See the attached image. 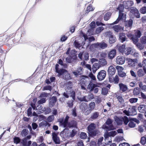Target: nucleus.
<instances>
[{
    "label": "nucleus",
    "mask_w": 146,
    "mask_h": 146,
    "mask_svg": "<svg viewBox=\"0 0 146 146\" xmlns=\"http://www.w3.org/2000/svg\"><path fill=\"white\" fill-rule=\"evenodd\" d=\"M117 132L115 131H110L108 133H106L104 135L105 141L106 144L108 145L110 144L111 142V140L110 139L109 140V137H113L117 134Z\"/></svg>",
    "instance_id": "1"
},
{
    "label": "nucleus",
    "mask_w": 146,
    "mask_h": 146,
    "mask_svg": "<svg viewBox=\"0 0 146 146\" xmlns=\"http://www.w3.org/2000/svg\"><path fill=\"white\" fill-rule=\"evenodd\" d=\"M69 117L68 116H66L64 121L63 122L60 121V120L59 121L61 123V125L64 128H67L68 127H71L73 126L72 122L68 123V120L69 118Z\"/></svg>",
    "instance_id": "2"
},
{
    "label": "nucleus",
    "mask_w": 146,
    "mask_h": 146,
    "mask_svg": "<svg viewBox=\"0 0 146 146\" xmlns=\"http://www.w3.org/2000/svg\"><path fill=\"white\" fill-rule=\"evenodd\" d=\"M95 125L93 123L91 124L88 126V129L90 136L94 137L96 135L97 131L95 130Z\"/></svg>",
    "instance_id": "3"
},
{
    "label": "nucleus",
    "mask_w": 146,
    "mask_h": 146,
    "mask_svg": "<svg viewBox=\"0 0 146 146\" xmlns=\"http://www.w3.org/2000/svg\"><path fill=\"white\" fill-rule=\"evenodd\" d=\"M135 37L132 38V41L134 44H136L138 42V38H140L141 36V33L138 30H135Z\"/></svg>",
    "instance_id": "4"
},
{
    "label": "nucleus",
    "mask_w": 146,
    "mask_h": 146,
    "mask_svg": "<svg viewBox=\"0 0 146 146\" xmlns=\"http://www.w3.org/2000/svg\"><path fill=\"white\" fill-rule=\"evenodd\" d=\"M105 34L107 37H109V41L110 43L112 44L115 42L116 40L115 38L113 36L111 32H107Z\"/></svg>",
    "instance_id": "5"
},
{
    "label": "nucleus",
    "mask_w": 146,
    "mask_h": 146,
    "mask_svg": "<svg viewBox=\"0 0 146 146\" xmlns=\"http://www.w3.org/2000/svg\"><path fill=\"white\" fill-rule=\"evenodd\" d=\"M94 98L93 95L90 94L88 96H85L82 97L78 98V99L80 101H84L88 102L91 99Z\"/></svg>",
    "instance_id": "6"
},
{
    "label": "nucleus",
    "mask_w": 146,
    "mask_h": 146,
    "mask_svg": "<svg viewBox=\"0 0 146 146\" xmlns=\"http://www.w3.org/2000/svg\"><path fill=\"white\" fill-rule=\"evenodd\" d=\"M106 72L104 70H101L98 72L97 77L99 80H103L106 77Z\"/></svg>",
    "instance_id": "7"
},
{
    "label": "nucleus",
    "mask_w": 146,
    "mask_h": 146,
    "mask_svg": "<svg viewBox=\"0 0 146 146\" xmlns=\"http://www.w3.org/2000/svg\"><path fill=\"white\" fill-rule=\"evenodd\" d=\"M126 18L125 14L123 13L122 12H120L118 18L116 21L113 23V24L117 23L119 20H121L123 21H124L125 20Z\"/></svg>",
    "instance_id": "8"
},
{
    "label": "nucleus",
    "mask_w": 146,
    "mask_h": 146,
    "mask_svg": "<svg viewBox=\"0 0 146 146\" xmlns=\"http://www.w3.org/2000/svg\"><path fill=\"white\" fill-rule=\"evenodd\" d=\"M62 74H59V76L63 75V78L64 79L67 80H70L71 79V77L68 72L65 69L63 70V71L61 72Z\"/></svg>",
    "instance_id": "9"
},
{
    "label": "nucleus",
    "mask_w": 146,
    "mask_h": 146,
    "mask_svg": "<svg viewBox=\"0 0 146 146\" xmlns=\"http://www.w3.org/2000/svg\"><path fill=\"white\" fill-rule=\"evenodd\" d=\"M71 56L70 57H67L66 59V61L69 63H70L73 61V60L75 59L76 57L75 56V51L72 50L71 51Z\"/></svg>",
    "instance_id": "10"
},
{
    "label": "nucleus",
    "mask_w": 146,
    "mask_h": 146,
    "mask_svg": "<svg viewBox=\"0 0 146 146\" xmlns=\"http://www.w3.org/2000/svg\"><path fill=\"white\" fill-rule=\"evenodd\" d=\"M78 57L82 60H87L88 59L89 55L87 52L80 53L78 54Z\"/></svg>",
    "instance_id": "11"
},
{
    "label": "nucleus",
    "mask_w": 146,
    "mask_h": 146,
    "mask_svg": "<svg viewBox=\"0 0 146 146\" xmlns=\"http://www.w3.org/2000/svg\"><path fill=\"white\" fill-rule=\"evenodd\" d=\"M96 46L98 48H100L102 49H104L107 47V44L104 42L95 44L92 46Z\"/></svg>",
    "instance_id": "12"
},
{
    "label": "nucleus",
    "mask_w": 146,
    "mask_h": 146,
    "mask_svg": "<svg viewBox=\"0 0 146 146\" xmlns=\"http://www.w3.org/2000/svg\"><path fill=\"white\" fill-rule=\"evenodd\" d=\"M67 130L68 129L66 128L65 129H64L63 131L61 132L60 134H64L65 133V135L66 136L69 137V136H70L71 137H74V135L76 134V131L75 130L73 129L72 130L71 133H70L69 135H68V133H66V132Z\"/></svg>",
    "instance_id": "13"
},
{
    "label": "nucleus",
    "mask_w": 146,
    "mask_h": 146,
    "mask_svg": "<svg viewBox=\"0 0 146 146\" xmlns=\"http://www.w3.org/2000/svg\"><path fill=\"white\" fill-rule=\"evenodd\" d=\"M116 61L117 64H122L125 62V59L123 57L118 56L116 58Z\"/></svg>",
    "instance_id": "14"
},
{
    "label": "nucleus",
    "mask_w": 146,
    "mask_h": 146,
    "mask_svg": "<svg viewBox=\"0 0 146 146\" xmlns=\"http://www.w3.org/2000/svg\"><path fill=\"white\" fill-rule=\"evenodd\" d=\"M130 12L134 14L135 17L137 18L140 17V15L138 10L135 7H132L130 9Z\"/></svg>",
    "instance_id": "15"
},
{
    "label": "nucleus",
    "mask_w": 146,
    "mask_h": 146,
    "mask_svg": "<svg viewBox=\"0 0 146 146\" xmlns=\"http://www.w3.org/2000/svg\"><path fill=\"white\" fill-rule=\"evenodd\" d=\"M52 138L54 142L56 144H59L60 140L57 134L55 132L52 133Z\"/></svg>",
    "instance_id": "16"
},
{
    "label": "nucleus",
    "mask_w": 146,
    "mask_h": 146,
    "mask_svg": "<svg viewBox=\"0 0 146 146\" xmlns=\"http://www.w3.org/2000/svg\"><path fill=\"white\" fill-rule=\"evenodd\" d=\"M116 72L115 68L113 66H110L108 70V74L112 76L115 74Z\"/></svg>",
    "instance_id": "17"
},
{
    "label": "nucleus",
    "mask_w": 146,
    "mask_h": 146,
    "mask_svg": "<svg viewBox=\"0 0 146 146\" xmlns=\"http://www.w3.org/2000/svg\"><path fill=\"white\" fill-rule=\"evenodd\" d=\"M133 4V2L132 1H124L123 2V5H124L126 9H128L130 7L132 6Z\"/></svg>",
    "instance_id": "18"
},
{
    "label": "nucleus",
    "mask_w": 146,
    "mask_h": 146,
    "mask_svg": "<svg viewBox=\"0 0 146 146\" xmlns=\"http://www.w3.org/2000/svg\"><path fill=\"white\" fill-rule=\"evenodd\" d=\"M116 51L115 50L113 49L111 50L108 54V58L109 59H112L114 58L116 54Z\"/></svg>",
    "instance_id": "19"
},
{
    "label": "nucleus",
    "mask_w": 146,
    "mask_h": 146,
    "mask_svg": "<svg viewBox=\"0 0 146 146\" xmlns=\"http://www.w3.org/2000/svg\"><path fill=\"white\" fill-rule=\"evenodd\" d=\"M80 36H83L85 40H86L88 39L89 41L90 42L94 40L95 39L94 38L93 36H91L88 38L87 36L86 35L84 34L82 31H80Z\"/></svg>",
    "instance_id": "20"
},
{
    "label": "nucleus",
    "mask_w": 146,
    "mask_h": 146,
    "mask_svg": "<svg viewBox=\"0 0 146 146\" xmlns=\"http://www.w3.org/2000/svg\"><path fill=\"white\" fill-rule=\"evenodd\" d=\"M133 20L131 19L126 21L125 22V27L127 28H128L129 29L131 28L133 23Z\"/></svg>",
    "instance_id": "21"
},
{
    "label": "nucleus",
    "mask_w": 146,
    "mask_h": 146,
    "mask_svg": "<svg viewBox=\"0 0 146 146\" xmlns=\"http://www.w3.org/2000/svg\"><path fill=\"white\" fill-rule=\"evenodd\" d=\"M146 106L145 105H140L138 108V110L141 113H143L146 111Z\"/></svg>",
    "instance_id": "22"
},
{
    "label": "nucleus",
    "mask_w": 146,
    "mask_h": 146,
    "mask_svg": "<svg viewBox=\"0 0 146 146\" xmlns=\"http://www.w3.org/2000/svg\"><path fill=\"white\" fill-rule=\"evenodd\" d=\"M96 86V85L94 84H93L92 81L91 80L87 88L88 89L90 90V91H92L94 88Z\"/></svg>",
    "instance_id": "23"
},
{
    "label": "nucleus",
    "mask_w": 146,
    "mask_h": 146,
    "mask_svg": "<svg viewBox=\"0 0 146 146\" xmlns=\"http://www.w3.org/2000/svg\"><path fill=\"white\" fill-rule=\"evenodd\" d=\"M120 88V90L123 92H124L127 90V86L122 83H120L119 84Z\"/></svg>",
    "instance_id": "24"
},
{
    "label": "nucleus",
    "mask_w": 146,
    "mask_h": 146,
    "mask_svg": "<svg viewBox=\"0 0 146 146\" xmlns=\"http://www.w3.org/2000/svg\"><path fill=\"white\" fill-rule=\"evenodd\" d=\"M56 98L55 97H53L50 100V101L49 103V106L51 108L52 107L56 102Z\"/></svg>",
    "instance_id": "25"
},
{
    "label": "nucleus",
    "mask_w": 146,
    "mask_h": 146,
    "mask_svg": "<svg viewBox=\"0 0 146 146\" xmlns=\"http://www.w3.org/2000/svg\"><path fill=\"white\" fill-rule=\"evenodd\" d=\"M100 66L97 63L94 64L93 66L92 71L94 73H95L96 71L99 68Z\"/></svg>",
    "instance_id": "26"
},
{
    "label": "nucleus",
    "mask_w": 146,
    "mask_h": 146,
    "mask_svg": "<svg viewBox=\"0 0 146 146\" xmlns=\"http://www.w3.org/2000/svg\"><path fill=\"white\" fill-rule=\"evenodd\" d=\"M126 60L127 61L128 64L130 66H135V63L133 60L130 58H127Z\"/></svg>",
    "instance_id": "27"
},
{
    "label": "nucleus",
    "mask_w": 146,
    "mask_h": 146,
    "mask_svg": "<svg viewBox=\"0 0 146 146\" xmlns=\"http://www.w3.org/2000/svg\"><path fill=\"white\" fill-rule=\"evenodd\" d=\"M145 72L143 69H140L137 72V74L139 77H142L145 74Z\"/></svg>",
    "instance_id": "28"
},
{
    "label": "nucleus",
    "mask_w": 146,
    "mask_h": 146,
    "mask_svg": "<svg viewBox=\"0 0 146 146\" xmlns=\"http://www.w3.org/2000/svg\"><path fill=\"white\" fill-rule=\"evenodd\" d=\"M114 118L117 125H120L122 124V119H120L115 116L114 117Z\"/></svg>",
    "instance_id": "29"
},
{
    "label": "nucleus",
    "mask_w": 146,
    "mask_h": 146,
    "mask_svg": "<svg viewBox=\"0 0 146 146\" xmlns=\"http://www.w3.org/2000/svg\"><path fill=\"white\" fill-rule=\"evenodd\" d=\"M113 29L116 32H118L123 30V28L119 25H115L113 26Z\"/></svg>",
    "instance_id": "30"
},
{
    "label": "nucleus",
    "mask_w": 146,
    "mask_h": 146,
    "mask_svg": "<svg viewBox=\"0 0 146 146\" xmlns=\"http://www.w3.org/2000/svg\"><path fill=\"white\" fill-rule=\"evenodd\" d=\"M119 39L122 42H123L126 40V38L124 34L121 33L119 34Z\"/></svg>",
    "instance_id": "31"
},
{
    "label": "nucleus",
    "mask_w": 146,
    "mask_h": 146,
    "mask_svg": "<svg viewBox=\"0 0 146 146\" xmlns=\"http://www.w3.org/2000/svg\"><path fill=\"white\" fill-rule=\"evenodd\" d=\"M41 106L38 105L36 107V110H37L36 112L38 113H43L44 111V108L43 109H41Z\"/></svg>",
    "instance_id": "32"
},
{
    "label": "nucleus",
    "mask_w": 146,
    "mask_h": 146,
    "mask_svg": "<svg viewBox=\"0 0 146 146\" xmlns=\"http://www.w3.org/2000/svg\"><path fill=\"white\" fill-rule=\"evenodd\" d=\"M104 29L102 27H99L96 29L95 32L96 34H99Z\"/></svg>",
    "instance_id": "33"
},
{
    "label": "nucleus",
    "mask_w": 146,
    "mask_h": 146,
    "mask_svg": "<svg viewBox=\"0 0 146 146\" xmlns=\"http://www.w3.org/2000/svg\"><path fill=\"white\" fill-rule=\"evenodd\" d=\"M59 65L57 64L56 65L55 69L56 70V72L58 73L59 74H62L61 72L63 71V70L64 69H61L60 70H58V66Z\"/></svg>",
    "instance_id": "34"
},
{
    "label": "nucleus",
    "mask_w": 146,
    "mask_h": 146,
    "mask_svg": "<svg viewBox=\"0 0 146 146\" xmlns=\"http://www.w3.org/2000/svg\"><path fill=\"white\" fill-rule=\"evenodd\" d=\"M102 128L104 129H106L107 130H112L115 129V128L113 126L108 127V126H107L106 125H104L102 126Z\"/></svg>",
    "instance_id": "35"
},
{
    "label": "nucleus",
    "mask_w": 146,
    "mask_h": 146,
    "mask_svg": "<svg viewBox=\"0 0 146 146\" xmlns=\"http://www.w3.org/2000/svg\"><path fill=\"white\" fill-rule=\"evenodd\" d=\"M28 132L29 131L28 129H24L21 132V135L23 136H25L27 135Z\"/></svg>",
    "instance_id": "36"
},
{
    "label": "nucleus",
    "mask_w": 146,
    "mask_h": 146,
    "mask_svg": "<svg viewBox=\"0 0 146 146\" xmlns=\"http://www.w3.org/2000/svg\"><path fill=\"white\" fill-rule=\"evenodd\" d=\"M99 62L100 64L102 66L106 65L107 64L106 60L104 59H100L99 60Z\"/></svg>",
    "instance_id": "37"
},
{
    "label": "nucleus",
    "mask_w": 146,
    "mask_h": 146,
    "mask_svg": "<svg viewBox=\"0 0 146 146\" xmlns=\"http://www.w3.org/2000/svg\"><path fill=\"white\" fill-rule=\"evenodd\" d=\"M139 89L138 88H136L134 89L133 94L134 95H137L139 94Z\"/></svg>",
    "instance_id": "38"
},
{
    "label": "nucleus",
    "mask_w": 146,
    "mask_h": 146,
    "mask_svg": "<svg viewBox=\"0 0 146 146\" xmlns=\"http://www.w3.org/2000/svg\"><path fill=\"white\" fill-rule=\"evenodd\" d=\"M125 46L124 45H122L121 46H118V49L119 50L121 53H123L124 52V49H125Z\"/></svg>",
    "instance_id": "39"
},
{
    "label": "nucleus",
    "mask_w": 146,
    "mask_h": 146,
    "mask_svg": "<svg viewBox=\"0 0 146 146\" xmlns=\"http://www.w3.org/2000/svg\"><path fill=\"white\" fill-rule=\"evenodd\" d=\"M90 27L91 28L89 30L88 32H90L91 31H93V29L95 27V23L94 21L92 22L90 24Z\"/></svg>",
    "instance_id": "40"
},
{
    "label": "nucleus",
    "mask_w": 146,
    "mask_h": 146,
    "mask_svg": "<svg viewBox=\"0 0 146 146\" xmlns=\"http://www.w3.org/2000/svg\"><path fill=\"white\" fill-rule=\"evenodd\" d=\"M89 108L90 110H93L95 106V102H91L89 104Z\"/></svg>",
    "instance_id": "41"
},
{
    "label": "nucleus",
    "mask_w": 146,
    "mask_h": 146,
    "mask_svg": "<svg viewBox=\"0 0 146 146\" xmlns=\"http://www.w3.org/2000/svg\"><path fill=\"white\" fill-rule=\"evenodd\" d=\"M111 14L110 12H108L106 14L104 17V19L106 21L108 20L111 15Z\"/></svg>",
    "instance_id": "42"
},
{
    "label": "nucleus",
    "mask_w": 146,
    "mask_h": 146,
    "mask_svg": "<svg viewBox=\"0 0 146 146\" xmlns=\"http://www.w3.org/2000/svg\"><path fill=\"white\" fill-rule=\"evenodd\" d=\"M140 142L142 145H145L146 143V137L144 136L141 137V139Z\"/></svg>",
    "instance_id": "43"
},
{
    "label": "nucleus",
    "mask_w": 146,
    "mask_h": 146,
    "mask_svg": "<svg viewBox=\"0 0 146 146\" xmlns=\"http://www.w3.org/2000/svg\"><path fill=\"white\" fill-rule=\"evenodd\" d=\"M108 89L106 88H103L102 89V93L104 95H106L108 93Z\"/></svg>",
    "instance_id": "44"
},
{
    "label": "nucleus",
    "mask_w": 146,
    "mask_h": 146,
    "mask_svg": "<svg viewBox=\"0 0 146 146\" xmlns=\"http://www.w3.org/2000/svg\"><path fill=\"white\" fill-rule=\"evenodd\" d=\"M135 125V124L132 120L130 121L128 124L129 126L131 128L134 127Z\"/></svg>",
    "instance_id": "45"
},
{
    "label": "nucleus",
    "mask_w": 146,
    "mask_h": 146,
    "mask_svg": "<svg viewBox=\"0 0 146 146\" xmlns=\"http://www.w3.org/2000/svg\"><path fill=\"white\" fill-rule=\"evenodd\" d=\"M116 69L118 73L123 71L124 69L121 66H117L116 67Z\"/></svg>",
    "instance_id": "46"
},
{
    "label": "nucleus",
    "mask_w": 146,
    "mask_h": 146,
    "mask_svg": "<svg viewBox=\"0 0 146 146\" xmlns=\"http://www.w3.org/2000/svg\"><path fill=\"white\" fill-rule=\"evenodd\" d=\"M54 117L53 115H50L47 118V121L49 122H52L54 120Z\"/></svg>",
    "instance_id": "47"
},
{
    "label": "nucleus",
    "mask_w": 146,
    "mask_h": 146,
    "mask_svg": "<svg viewBox=\"0 0 146 146\" xmlns=\"http://www.w3.org/2000/svg\"><path fill=\"white\" fill-rule=\"evenodd\" d=\"M80 137L82 139H85L87 137L86 134L84 132H82L80 134Z\"/></svg>",
    "instance_id": "48"
},
{
    "label": "nucleus",
    "mask_w": 146,
    "mask_h": 146,
    "mask_svg": "<svg viewBox=\"0 0 146 146\" xmlns=\"http://www.w3.org/2000/svg\"><path fill=\"white\" fill-rule=\"evenodd\" d=\"M138 100V99L137 98H132L129 100V101L131 103L133 104L137 102Z\"/></svg>",
    "instance_id": "49"
},
{
    "label": "nucleus",
    "mask_w": 146,
    "mask_h": 146,
    "mask_svg": "<svg viewBox=\"0 0 146 146\" xmlns=\"http://www.w3.org/2000/svg\"><path fill=\"white\" fill-rule=\"evenodd\" d=\"M131 51V49L130 48H128L125 49V54L127 55L129 54Z\"/></svg>",
    "instance_id": "50"
},
{
    "label": "nucleus",
    "mask_w": 146,
    "mask_h": 146,
    "mask_svg": "<svg viewBox=\"0 0 146 146\" xmlns=\"http://www.w3.org/2000/svg\"><path fill=\"white\" fill-rule=\"evenodd\" d=\"M142 63L143 64V70L145 73L146 74V59L143 60Z\"/></svg>",
    "instance_id": "51"
},
{
    "label": "nucleus",
    "mask_w": 146,
    "mask_h": 146,
    "mask_svg": "<svg viewBox=\"0 0 146 146\" xmlns=\"http://www.w3.org/2000/svg\"><path fill=\"white\" fill-rule=\"evenodd\" d=\"M46 99L45 98H42L38 101V103L39 104H42L46 102Z\"/></svg>",
    "instance_id": "52"
},
{
    "label": "nucleus",
    "mask_w": 146,
    "mask_h": 146,
    "mask_svg": "<svg viewBox=\"0 0 146 146\" xmlns=\"http://www.w3.org/2000/svg\"><path fill=\"white\" fill-rule=\"evenodd\" d=\"M117 98L120 103H122L123 102L124 100L121 96H117Z\"/></svg>",
    "instance_id": "53"
},
{
    "label": "nucleus",
    "mask_w": 146,
    "mask_h": 146,
    "mask_svg": "<svg viewBox=\"0 0 146 146\" xmlns=\"http://www.w3.org/2000/svg\"><path fill=\"white\" fill-rule=\"evenodd\" d=\"M99 114L98 112L94 113L91 116V118L93 119H96L99 116Z\"/></svg>",
    "instance_id": "54"
},
{
    "label": "nucleus",
    "mask_w": 146,
    "mask_h": 146,
    "mask_svg": "<svg viewBox=\"0 0 146 146\" xmlns=\"http://www.w3.org/2000/svg\"><path fill=\"white\" fill-rule=\"evenodd\" d=\"M119 81V78L118 76L117 75H116L114 78L113 83L114 84H117L118 83Z\"/></svg>",
    "instance_id": "55"
},
{
    "label": "nucleus",
    "mask_w": 146,
    "mask_h": 146,
    "mask_svg": "<svg viewBox=\"0 0 146 146\" xmlns=\"http://www.w3.org/2000/svg\"><path fill=\"white\" fill-rule=\"evenodd\" d=\"M89 76L90 78L92 80L94 81H96V78L95 76H94L92 73H90L89 75Z\"/></svg>",
    "instance_id": "56"
},
{
    "label": "nucleus",
    "mask_w": 146,
    "mask_h": 146,
    "mask_svg": "<svg viewBox=\"0 0 146 146\" xmlns=\"http://www.w3.org/2000/svg\"><path fill=\"white\" fill-rule=\"evenodd\" d=\"M94 10V9L93 8L92 6L89 5L88 6L86 10V13L88 12H89L91 11H92Z\"/></svg>",
    "instance_id": "57"
},
{
    "label": "nucleus",
    "mask_w": 146,
    "mask_h": 146,
    "mask_svg": "<svg viewBox=\"0 0 146 146\" xmlns=\"http://www.w3.org/2000/svg\"><path fill=\"white\" fill-rule=\"evenodd\" d=\"M117 9L119 10V13L123 12L124 9V6L123 5H120L118 7Z\"/></svg>",
    "instance_id": "58"
},
{
    "label": "nucleus",
    "mask_w": 146,
    "mask_h": 146,
    "mask_svg": "<svg viewBox=\"0 0 146 146\" xmlns=\"http://www.w3.org/2000/svg\"><path fill=\"white\" fill-rule=\"evenodd\" d=\"M52 90V87L50 86H47L44 87L43 89V90H49L51 91Z\"/></svg>",
    "instance_id": "59"
},
{
    "label": "nucleus",
    "mask_w": 146,
    "mask_h": 146,
    "mask_svg": "<svg viewBox=\"0 0 146 146\" xmlns=\"http://www.w3.org/2000/svg\"><path fill=\"white\" fill-rule=\"evenodd\" d=\"M118 74L120 77H125L126 75V74L123 71L119 72L118 73Z\"/></svg>",
    "instance_id": "60"
},
{
    "label": "nucleus",
    "mask_w": 146,
    "mask_h": 146,
    "mask_svg": "<svg viewBox=\"0 0 146 146\" xmlns=\"http://www.w3.org/2000/svg\"><path fill=\"white\" fill-rule=\"evenodd\" d=\"M14 143L17 144L19 143L20 141V138L17 137H15L14 139Z\"/></svg>",
    "instance_id": "61"
},
{
    "label": "nucleus",
    "mask_w": 146,
    "mask_h": 146,
    "mask_svg": "<svg viewBox=\"0 0 146 146\" xmlns=\"http://www.w3.org/2000/svg\"><path fill=\"white\" fill-rule=\"evenodd\" d=\"M124 123L125 125L127 124L129 122V120L127 117L125 116L123 119Z\"/></svg>",
    "instance_id": "62"
},
{
    "label": "nucleus",
    "mask_w": 146,
    "mask_h": 146,
    "mask_svg": "<svg viewBox=\"0 0 146 146\" xmlns=\"http://www.w3.org/2000/svg\"><path fill=\"white\" fill-rule=\"evenodd\" d=\"M140 12L143 13L145 14L146 13V7H143L141 8L140 10Z\"/></svg>",
    "instance_id": "63"
},
{
    "label": "nucleus",
    "mask_w": 146,
    "mask_h": 146,
    "mask_svg": "<svg viewBox=\"0 0 146 146\" xmlns=\"http://www.w3.org/2000/svg\"><path fill=\"white\" fill-rule=\"evenodd\" d=\"M141 41L143 43H146V37L145 36H142L141 38Z\"/></svg>",
    "instance_id": "64"
}]
</instances>
